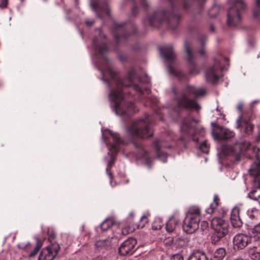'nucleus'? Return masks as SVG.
Instances as JSON below:
<instances>
[{"mask_svg": "<svg viewBox=\"0 0 260 260\" xmlns=\"http://www.w3.org/2000/svg\"><path fill=\"white\" fill-rule=\"evenodd\" d=\"M114 159L112 158L111 160H110L108 162L107 168H106V171L107 173V174L109 177L110 181L111 184H112V180L113 179V174L112 173L109 171V170L111 168L112 166L114 164Z\"/></svg>", "mask_w": 260, "mask_h": 260, "instance_id": "c756f323", "label": "nucleus"}, {"mask_svg": "<svg viewBox=\"0 0 260 260\" xmlns=\"http://www.w3.org/2000/svg\"><path fill=\"white\" fill-rule=\"evenodd\" d=\"M231 8L228 11L227 23L228 25L234 26L241 20L242 14L246 9L243 0H229Z\"/></svg>", "mask_w": 260, "mask_h": 260, "instance_id": "7ed1b4c3", "label": "nucleus"}, {"mask_svg": "<svg viewBox=\"0 0 260 260\" xmlns=\"http://www.w3.org/2000/svg\"><path fill=\"white\" fill-rule=\"evenodd\" d=\"M184 47L187 54L189 73L192 75H197L200 72V70L196 67L193 62L192 53L189 48V44L187 43H185Z\"/></svg>", "mask_w": 260, "mask_h": 260, "instance_id": "2eb2a0df", "label": "nucleus"}, {"mask_svg": "<svg viewBox=\"0 0 260 260\" xmlns=\"http://www.w3.org/2000/svg\"><path fill=\"white\" fill-rule=\"evenodd\" d=\"M176 244L179 248L183 247L187 244L186 240L184 238H179L176 241Z\"/></svg>", "mask_w": 260, "mask_h": 260, "instance_id": "72a5a7b5", "label": "nucleus"}, {"mask_svg": "<svg viewBox=\"0 0 260 260\" xmlns=\"http://www.w3.org/2000/svg\"><path fill=\"white\" fill-rule=\"evenodd\" d=\"M40 247V246L39 245V244H38L33 249L32 251L30 252L29 256L32 257L35 256L38 252Z\"/></svg>", "mask_w": 260, "mask_h": 260, "instance_id": "58836bf2", "label": "nucleus"}, {"mask_svg": "<svg viewBox=\"0 0 260 260\" xmlns=\"http://www.w3.org/2000/svg\"><path fill=\"white\" fill-rule=\"evenodd\" d=\"M128 133L132 136L147 138L152 136L153 131L149 127L148 119H138L134 121L127 127Z\"/></svg>", "mask_w": 260, "mask_h": 260, "instance_id": "20e7f679", "label": "nucleus"}, {"mask_svg": "<svg viewBox=\"0 0 260 260\" xmlns=\"http://www.w3.org/2000/svg\"><path fill=\"white\" fill-rule=\"evenodd\" d=\"M86 24L87 25H92V24H93V22H91V21H86L85 22Z\"/></svg>", "mask_w": 260, "mask_h": 260, "instance_id": "8fccbe9b", "label": "nucleus"}, {"mask_svg": "<svg viewBox=\"0 0 260 260\" xmlns=\"http://www.w3.org/2000/svg\"><path fill=\"white\" fill-rule=\"evenodd\" d=\"M201 210L197 206H191L189 208L186 214L187 217L197 218L200 220Z\"/></svg>", "mask_w": 260, "mask_h": 260, "instance_id": "412c9836", "label": "nucleus"}, {"mask_svg": "<svg viewBox=\"0 0 260 260\" xmlns=\"http://www.w3.org/2000/svg\"><path fill=\"white\" fill-rule=\"evenodd\" d=\"M162 224L160 220H155L152 224V228L154 230H158L161 229Z\"/></svg>", "mask_w": 260, "mask_h": 260, "instance_id": "c9c22d12", "label": "nucleus"}, {"mask_svg": "<svg viewBox=\"0 0 260 260\" xmlns=\"http://www.w3.org/2000/svg\"><path fill=\"white\" fill-rule=\"evenodd\" d=\"M148 221V218L146 216L144 215L142 216L140 220V223L137 225V228L142 229L144 228Z\"/></svg>", "mask_w": 260, "mask_h": 260, "instance_id": "473e14b6", "label": "nucleus"}, {"mask_svg": "<svg viewBox=\"0 0 260 260\" xmlns=\"http://www.w3.org/2000/svg\"><path fill=\"white\" fill-rule=\"evenodd\" d=\"M160 15H164L165 17H169V22L171 23L172 21H174L175 23H178L180 17L179 16L175 13H170V14H166L162 12H157L155 13L153 15L150 17L148 20L149 24L152 26H156V24H155V22L157 24H160L162 20L158 18L159 16Z\"/></svg>", "mask_w": 260, "mask_h": 260, "instance_id": "9b49d317", "label": "nucleus"}, {"mask_svg": "<svg viewBox=\"0 0 260 260\" xmlns=\"http://www.w3.org/2000/svg\"><path fill=\"white\" fill-rule=\"evenodd\" d=\"M242 109H243V104H239L238 106V109L240 111H242Z\"/></svg>", "mask_w": 260, "mask_h": 260, "instance_id": "de8ad7c7", "label": "nucleus"}, {"mask_svg": "<svg viewBox=\"0 0 260 260\" xmlns=\"http://www.w3.org/2000/svg\"><path fill=\"white\" fill-rule=\"evenodd\" d=\"M225 250L223 248L217 249L214 253L212 260H222L225 255Z\"/></svg>", "mask_w": 260, "mask_h": 260, "instance_id": "393cba45", "label": "nucleus"}, {"mask_svg": "<svg viewBox=\"0 0 260 260\" xmlns=\"http://www.w3.org/2000/svg\"><path fill=\"white\" fill-rule=\"evenodd\" d=\"M160 53L162 57L168 62L173 61L176 57V55L173 51L172 45H168L164 48L159 47Z\"/></svg>", "mask_w": 260, "mask_h": 260, "instance_id": "dca6fc26", "label": "nucleus"}, {"mask_svg": "<svg viewBox=\"0 0 260 260\" xmlns=\"http://www.w3.org/2000/svg\"><path fill=\"white\" fill-rule=\"evenodd\" d=\"M240 209L238 208H234L231 213V222L235 228H239L242 226L243 222L240 217Z\"/></svg>", "mask_w": 260, "mask_h": 260, "instance_id": "f3484780", "label": "nucleus"}, {"mask_svg": "<svg viewBox=\"0 0 260 260\" xmlns=\"http://www.w3.org/2000/svg\"><path fill=\"white\" fill-rule=\"evenodd\" d=\"M129 216H130L131 217H132H132H133V213H131V214H129Z\"/></svg>", "mask_w": 260, "mask_h": 260, "instance_id": "13d9d810", "label": "nucleus"}, {"mask_svg": "<svg viewBox=\"0 0 260 260\" xmlns=\"http://www.w3.org/2000/svg\"><path fill=\"white\" fill-rule=\"evenodd\" d=\"M200 150L205 153H208L209 151V146L206 141L202 143L200 146Z\"/></svg>", "mask_w": 260, "mask_h": 260, "instance_id": "f704fd0d", "label": "nucleus"}, {"mask_svg": "<svg viewBox=\"0 0 260 260\" xmlns=\"http://www.w3.org/2000/svg\"><path fill=\"white\" fill-rule=\"evenodd\" d=\"M205 53V51L204 48L201 49L200 50V53L201 55H202V56L204 55Z\"/></svg>", "mask_w": 260, "mask_h": 260, "instance_id": "09e8293b", "label": "nucleus"}, {"mask_svg": "<svg viewBox=\"0 0 260 260\" xmlns=\"http://www.w3.org/2000/svg\"><path fill=\"white\" fill-rule=\"evenodd\" d=\"M200 219L186 216L183 222V231L188 234H192L199 227Z\"/></svg>", "mask_w": 260, "mask_h": 260, "instance_id": "f8f14e48", "label": "nucleus"}, {"mask_svg": "<svg viewBox=\"0 0 260 260\" xmlns=\"http://www.w3.org/2000/svg\"><path fill=\"white\" fill-rule=\"evenodd\" d=\"M209 15H210L211 17H213L210 13L209 14Z\"/></svg>", "mask_w": 260, "mask_h": 260, "instance_id": "680f3d73", "label": "nucleus"}, {"mask_svg": "<svg viewBox=\"0 0 260 260\" xmlns=\"http://www.w3.org/2000/svg\"><path fill=\"white\" fill-rule=\"evenodd\" d=\"M91 7H92V8L94 10L98 11V8H99V6H98V4H96L95 3H92V4H91Z\"/></svg>", "mask_w": 260, "mask_h": 260, "instance_id": "49530a36", "label": "nucleus"}, {"mask_svg": "<svg viewBox=\"0 0 260 260\" xmlns=\"http://www.w3.org/2000/svg\"><path fill=\"white\" fill-rule=\"evenodd\" d=\"M222 70L220 61L216 60L214 64L209 67L206 72L205 77L207 82L215 83L220 77V73Z\"/></svg>", "mask_w": 260, "mask_h": 260, "instance_id": "1a4fd4ad", "label": "nucleus"}, {"mask_svg": "<svg viewBox=\"0 0 260 260\" xmlns=\"http://www.w3.org/2000/svg\"><path fill=\"white\" fill-rule=\"evenodd\" d=\"M253 15L255 18L260 17V0H255V6L253 10Z\"/></svg>", "mask_w": 260, "mask_h": 260, "instance_id": "c85d7f7f", "label": "nucleus"}, {"mask_svg": "<svg viewBox=\"0 0 260 260\" xmlns=\"http://www.w3.org/2000/svg\"><path fill=\"white\" fill-rule=\"evenodd\" d=\"M30 246H31V245L30 244H28L26 246V250H29Z\"/></svg>", "mask_w": 260, "mask_h": 260, "instance_id": "3c124183", "label": "nucleus"}, {"mask_svg": "<svg viewBox=\"0 0 260 260\" xmlns=\"http://www.w3.org/2000/svg\"><path fill=\"white\" fill-rule=\"evenodd\" d=\"M256 247L254 246L252 248L248 250V254L250 258L253 260H260V251H255Z\"/></svg>", "mask_w": 260, "mask_h": 260, "instance_id": "a878e982", "label": "nucleus"}, {"mask_svg": "<svg viewBox=\"0 0 260 260\" xmlns=\"http://www.w3.org/2000/svg\"><path fill=\"white\" fill-rule=\"evenodd\" d=\"M170 148L171 145L167 144L164 140H157L154 142V150L158 155H163L161 150L164 148Z\"/></svg>", "mask_w": 260, "mask_h": 260, "instance_id": "6ab92c4d", "label": "nucleus"}, {"mask_svg": "<svg viewBox=\"0 0 260 260\" xmlns=\"http://www.w3.org/2000/svg\"><path fill=\"white\" fill-rule=\"evenodd\" d=\"M213 201H214V204H215V206L217 207L218 205L219 201V199L217 195H216V194L214 195Z\"/></svg>", "mask_w": 260, "mask_h": 260, "instance_id": "a18cd8bd", "label": "nucleus"}, {"mask_svg": "<svg viewBox=\"0 0 260 260\" xmlns=\"http://www.w3.org/2000/svg\"><path fill=\"white\" fill-rule=\"evenodd\" d=\"M168 70L170 74L177 76L179 78L184 77V75L180 70L173 68L171 65L168 66Z\"/></svg>", "mask_w": 260, "mask_h": 260, "instance_id": "cd10ccee", "label": "nucleus"}, {"mask_svg": "<svg viewBox=\"0 0 260 260\" xmlns=\"http://www.w3.org/2000/svg\"><path fill=\"white\" fill-rule=\"evenodd\" d=\"M173 239L171 237H168L164 241V244L166 246H171L173 244Z\"/></svg>", "mask_w": 260, "mask_h": 260, "instance_id": "4c0bfd02", "label": "nucleus"}, {"mask_svg": "<svg viewBox=\"0 0 260 260\" xmlns=\"http://www.w3.org/2000/svg\"><path fill=\"white\" fill-rule=\"evenodd\" d=\"M208 227V222L206 221H203L201 223V228L204 231Z\"/></svg>", "mask_w": 260, "mask_h": 260, "instance_id": "ea45409f", "label": "nucleus"}, {"mask_svg": "<svg viewBox=\"0 0 260 260\" xmlns=\"http://www.w3.org/2000/svg\"><path fill=\"white\" fill-rule=\"evenodd\" d=\"M205 94V90L204 88L187 85L182 90L180 96L174 99V102L180 109L199 110L200 106L195 100L190 99L189 96L193 95L198 97Z\"/></svg>", "mask_w": 260, "mask_h": 260, "instance_id": "f03ea898", "label": "nucleus"}, {"mask_svg": "<svg viewBox=\"0 0 260 260\" xmlns=\"http://www.w3.org/2000/svg\"><path fill=\"white\" fill-rule=\"evenodd\" d=\"M183 3H184V7L185 8H187V5H186V1H187V0H183ZM188 1V0H187V1Z\"/></svg>", "mask_w": 260, "mask_h": 260, "instance_id": "864d4df0", "label": "nucleus"}, {"mask_svg": "<svg viewBox=\"0 0 260 260\" xmlns=\"http://www.w3.org/2000/svg\"><path fill=\"white\" fill-rule=\"evenodd\" d=\"M137 75L134 70H131L127 75V80L129 83H126V80H118L117 81V88L111 90L109 98L114 103L115 109L117 113L120 115L132 114L136 112L135 107L133 103L128 102L125 99L123 92H129L130 89L135 90L137 93L141 94L142 90L141 88L133 83L136 78Z\"/></svg>", "mask_w": 260, "mask_h": 260, "instance_id": "f257e3e1", "label": "nucleus"}, {"mask_svg": "<svg viewBox=\"0 0 260 260\" xmlns=\"http://www.w3.org/2000/svg\"><path fill=\"white\" fill-rule=\"evenodd\" d=\"M188 260H208V258L205 252L198 251L192 254Z\"/></svg>", "mask_w": 260, "mask_h": 260, "instance_id": "b1692460", "label": "nucleus"}, {"mask_svg": "<svg viewBox=\"0 0 260 260\" xmlns=\"http://www.w3.org/2000/svg\"><path fill=\"white\" fill-rule=\"evenodd\" d=\"M221 59H226L225 58H224V57H220Z\"/></svg>", "mask_w": 260, "mask_h": 260, "instance_id": "bf43d9fd", "label": "nucleus"}, {"mask_svg": "<svg viewBox=\"0 0 260 260\" xmlns=\"http://www.w3.org/2000/svg\"><path fill=\"white\" fill-rule=\"evenodd\" d=\"M172 260H183V257L180 254H176L173 256Z\"/></svg>", "mask_w": 260, "mask_h": 260, "instance_id": "a19ab883", "label": "nucleus"}, {"mask_svg": "<svg viewBox=\"0 0 260 260\" xmlns=\"http://www.w3.org/2000/svg\"><path fill=\"white\" fill-rule=\"evenodd\" d=\"M110 137L108 138V143L110 145L109 151L112 153H116L118 151V145L121 142V140L118 134L109 132Z\"/></svg>", "mask_w": 260, "mask_h": 260, "instance_id": "4468645a", "label": "nucleus"}, {"mask_svg": "<svg viewBox=\"0 0 260 260\" xmlns=\"http://www.w3.org/2000/svg\"><path fill=\"white\" fill-rule=\"evenodd\" d=\"M8 0H0V7L5 8L7 7Z\"/></svg>", "mask_w": 260, "mask_h": 260, "instance_id": "c03bdc74", "label": "nucleus"}, {"mask_svg": "<svg viewBox=\"0 0 260 260\" xmlns=\"http://www.w3.org/2000/svg\"><path fill=\"white\" fill-rule=\"evenodd\" d=\"M249 174L254 177L253 186L248 193V197L253 200L260 199V162L253 164L249 170Z\"/></svg>", "mask_w": 260, "mask_h": 260, "instance_id": "423d86ee", "label": "nucleus"}, {"mask_svg": "<svg viewBox=\"0 0 260 260\" xmlns=\"http://www.w3.org/2000/svg\"><path fill=\"white\" fill-rule=\"evenodd\" d=\"M179 219L175 217H172L166 223V230L168 232L171 233L175 231L178 227H179Z\"/></svg>", "mask_w": 260, "mask_h": 260, "instance_id": "aec40b11", "label": "nucleus"}, {"mask_svg": "<svg viewBox=\"0 0 260 260\" xmlns=\"http://www.w3.org/2000/svg\"><path fill=\"white\" fill-rule=\"evenodd\" d=\"M211 225L214 232L211 236V242L216 244L229 232V224L222 218L219 217L213 218L211 221Z\"/></svg>", "mask_w": 260, "mask_h": 260, "instance_id": "39448f33", "label": "nucleus"}, {"mask_svg": "<svg viewBox=\"0 0 260 260\" xmlns=\"http://www.w3.org/2000/svg\"><path fill=\"white\" fill-rule=\"evenodd\" d=\"M252 237L247 234L239 233L233 238V244L238 250H242L252 243Z\"/></svg>", "mask_w": 260, "mask_h": 260, "instance_id": "9d476101", "label": "nucleus"}, {"mask_svg": "<svg viewBox=\"0 0 260 260\" xmlns=\"http://www.w3.org/2000/svg\"><path fill=\"white\" fill-rule=\"evenodd\" d=\"M234 260H243L242 258H237V259H234Z\"/></svg>", "mask_w": 260, "mask_h": 260, "instance_id": "4d7b16f0", "label": "nucleus"}, {"mask_svg": "<svg viewBox=\"0 0 260 260\" xmlns=\"http://www.w3.org/2000/svg\"><path fill=\"white\" fill-rule=\"evenodd\" d=\"M137 244V240L133 238H128L124 241L119 248L121 255H125L132 252Z\"/></svg>", "mask_w": 260, "mask_h": 260, "instance_id": "ddd939ff", "label": "nucleus"}, {"mask_svg": "<svg viewBox=\"0 0 260 260\" xmlns=\"http://www.w3.org/2000/svg\"><path fill=\"white\" fill-rule=\"evenodd\" d=\"M117 226V223L112 218L105 220L101 224V229L102 231H106L112 226Z\"/></svg>", "mask_w": 260, "mask_h": 260, "instance_id": "5701e85b", "label": "nucleus"}, {"mask_svg": "<svg viewBox=\"0 0 260 260\" xmlns=\"http://www.w3.org/2000/svg\"><path fill=\"white\" fill-rule=\"evenodd\" d=\"M48 240L50 243L42 249L39 260H53L60 250L59 245L54 240V236L49 237Z\"/></svg>", "mask_w": 260, "mask_h": 260, "instance_id": "6e6552de", "label": "nucleus"}, {"mask_svg": "<svg viewBox=\"0 0 260 260\" xmlns=\"http://www.w3.org/2000/svg\"><path fill=\"white\" fill-rule=\"evenodd\" d=\"M135 8H134L133 11H135Z\"/></svg>", "mask_w": 260, "mask_h": 260, "instance_id": "e2e57ef3", "label": "nucleus"}, {"mask_svg": "<svg viewBox=\"0 0 260 260\" xmlns=\"http://www.w3.org/2000/svg\"><path fill=\"white\" fill-rule=\"evenodd\" d=\"M116 26L118 27H121L122 26V24H116Z\"/></svg>", "mask_w": 260, "mask_h": 260, "instance_id": "6e6d98bb", "label": "nucleus"}, {"mask_svg": "<svg viewBox=\"0 0 260 260\" xmlns=\"http://www.w3.org/2000/svg\"><path fill=\"white\" fill-rule=\"evenodd\" d=\"M234 133L229 129L222 128L220 133L218 134V138L220 140H226L232 138Z\"/></svg>", "mask_w": 260, "mask_h": 260, "instance_id": "4be33fe9", "label": "nucleus"}, {"mask_svg": "<svg viewBox=\"0 0 260 260\" xmlns=\"http://www.w3.org/2000/svg\"><path fill=\"white\" fill-rule=\"evenodd\" d=\"M254 126L249 122L245 123V132L247 134H250L252 132Z\"/></svg>", "mask_w": 260, "mask_h": 260, "instance_id": "e433bc0d", "label": "nucleus"}, {"mask_svg": "<svg viewBox=\"0 0 260 260\" xmlns=\"http://www.w3.org/2000/svg\"><path fill=\"white\" fill-rule=\"evenodd\" d=\"M253 232L260 234V222L254 226L253 228Z\"/></svg>", "mask_w": 260, "mask_h": 260, "instance_id": "37998d69", "label": "nucleus"}, {"mask_svg": "<svg viewBox=\"0 0 260 260\" xmlns=\"http://www.w3.org/2000/svg\"><path fill=\"white\" fill-rule=\"evenodd\" d=\"M213 206H214V205L213 204H211L210 205V206L206 209V212L208 214H212L214 212V208L216 207L215 206L213 207Z\"/></svg>", "mask_w": 260, "mask_h": 260, "instance_id": "79ce46f5", "label": "nucleus"}, {"mask_svg": "<svg viewBox=\"0 0 260 260\" xmlns=\"http://www.w3.org/2000/svg\"><path fill=\"white\" fill-rule=\"evenodd\" d=\"M135 230V228L133 226L127 225L122 226L121 230V234L123 235H126L130 233L133 232Z\"/></svg>", "mask_w": 260, "mask_h": 260, "instance_id": "7c9ffc66", "label": "nucleus"}, {"mask_svg": "<svg viewBox=\"0 0 260 260\" xmlns=\"http://www.w3.org/2000/svg\"><path fill=\"white\" fill-rule=\"evenodd\" d=\"M93 44L95 45V47L96 48V49L101 54L104 53L107 50V46L105 44H102L100 45H98L96 44L95 41H93Z\"/></svg>", "mask_w": 260, "mask_h": 260, "instance_id": "2f4dec72", "label": "nucleus"}, {"mask_svg": "<svg viewBox=\"0 0 260 260\" xmlns=\"http://www.w3.org/2000/svg\"><path fill=\"white\" fill-rule=\"evenodd\" d=\"M172 91L175 94H177V90L175 88H172Z\"/></svg>", "mask_w": 260, "mask_h": 260, "instance_id": "603ef678", "label": "nucleus"}, {"mask_svg": "<svg viewBox=\"0 0 260 260\" xmlns=\"http://www.w3.org/2000/svg\"><path fill=\"white\" fill-rule=\"evenodd\" d=\"M242 121V117L240 116L237 120V122H240Z\"/></svg>", "mask_w": 260, "mask_h": 260, "instance_id": "5fc2aeb1", "label": "nucleus"}, {"mask_svg": "<svg viewBox=\"0 0 260 260\" xmlns=\"http://www.w3.org/2000/svg\"><path fill=\"white\" fill-rule=\"evenodd\" d=\"M197 121L193 118L188 117L183 119L180 125V131L182 135L181 139L185 140L187 137H192V140L197 142L198 139L193 137L197 133Z\"/></svg>", "mask_w": 260, "mask_h": 260, "instance_id": "0eeeda50", "label": "nucleus"}, {"mask_svg": "<svg viewBox=\"0 0 260 260\" xmlns=\"http://www.w3.org/2000/svg\"><path fill=\"white\" fill-rule=\"evenodd\" d=\"M214 9H216V8H212V10H214Z\"/></svg>", "mask_w": 260, "mask_h": 260, "instance_id": "052dcab7", "label": "nucleus"}, {"mask_svg": "<svg viewBox=\"0 0 260 260\" xmlns=\"http://www.w3.org/2000/svg\"><path fill=\"white\" fill-rule=\"evenodd\" d=\"M250 146V143L246 141H242L235 146L234 149H236L237 147L239 149L236 156L235 160L236 161H239L240 160L241 154L247 151L249 148Z\"/></svg>", "mask_w": 260, "mask_h": 260, "instance_id": "a211bd4d", "label": "nucleus"}, {"mask_svg": "<svg viewBox=\"0 0 260 260\" xmlns=\"http://www.w3.org/2000/svg\"><path fill=\"white\" fill-rule=\"evenodd\" d=\"M111 243V242L110 239L99 240L95 243V246L98 248H105L110 246Z\"/></svg>", "mask_w": 260, "mask_h": 260, "instance_id": "bb28decb", "label": "nucleus"}]
</instances>
